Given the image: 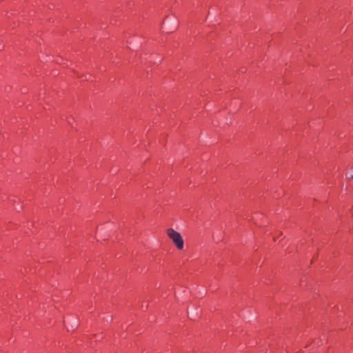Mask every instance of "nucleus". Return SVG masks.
<instances>
[{
  "instance_id": "1",
  "label": "nucleus",
  "mask_w": 353,
  "mask_h": 353,
  "mask_svg": "<svg viewBox=\"0 0 353 353\" xmlns=\"http://www.w3.org/2000/svg\"><path fill=\"white\" fill-rule=\"evenodd\" d=\"M167 234L179 250L183 248V239L179 232L172 228H169L167 230Z\"/></svg>"
},
{
  "instance_id": "2",
  "label": "nucleus",
  "mask_w": 353,
  "mask_h": 353,
  "mask_svg": "<svg viewBox=\"0 0 353 353\" xmlns=\"http://www.w3.org/2000/svg\"><path fill=\"white\" fill-rule=\"evenodd\" d=\"M351 178L353 179V174L351 176Z\"/></svg>"
}]
</instances>
